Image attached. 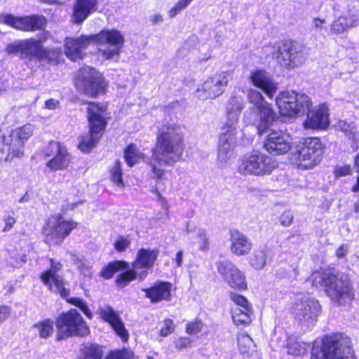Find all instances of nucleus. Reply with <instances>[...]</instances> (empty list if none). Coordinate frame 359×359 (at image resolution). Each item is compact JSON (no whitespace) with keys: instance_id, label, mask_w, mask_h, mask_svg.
Returning a JSON list of instances; mask_svg holds the SVG:
<instances>
[{"instance_id":"f257e3e1","label":"nucleus","mask_w":359,"mask_h":359,"mask_svg":"<svg viewBox=\"0 0 359 359\" xmlns=\"http://www.w3.org/2000/svg\"><path fill=\"white\" fill-rule=\"evenodd\" d=\"M184 151L183 131L180 126H169L157 136L156 147L148 158L151 177L156 182L165 180V170L159 165L172 166L182 158Z\"/></svg>"},{"instance_id":"f03ea898","label":"nucleus","mask_w":359,"mask_h":359,"mask_svg":"<svg viewBox=\"0 0 359 359\" xmlns=\"http://www.w3.org/2000/svg\"><path fill=\"white\" fill-rule=\"evenodd\" d=\"M313 286L325 287L331 301L338 305H346L353 300V293L346 274L330 270L315 271L310 277Z\"/></svg>"},{"instance_id":"7ed1b4c3","label":"nucleus","mask_w":359,"mask_h":359,"mask_svg":"<svg viewBox=\"0 0 359 359\" xmlns=\"http://www.w3.org/2000/svg\"><path fill=\"white\" fill-rule=\"evenodd\" d=\"M6 50L9 54L20 53V58L30 67L38 62L54 61L60 55L58 50L45 48L40 39L34 38L15 41L8 44Z\"/></svg>"},{"instance_id":"20e7f679","label":"nucleus","mask_w":359,"mask_h":359,"mask_svg":"<svg viewBox=\"0 0 359 359\" xmlns=\"http://www.w3.org/2000/svg\"><path fill=\"white\" fill-rule=\"evenodd\" d=\"M311 359H357L351 339L342 333L325 337L321 346L314 345Z\"/></svg>"},{"instance_id":"39448f33","label":"nucleus","mask_w":359,"mask_h":359,"mask_svg":"<svg viewBox=\"0 0 359 359\" xmlns=\"http://www.w3.org/2000/svg\"><path fill=\"white\" fill-rule=\"evenodd\" d=\"M248 98L252 107L245 111L243 120L248 124L255 126L258 133L262 135L271 126L276 114L260 92L250 89L248 90Z\"/></svg>"},{"instance_id":"423d86ee","label":"nucleus","mask_w":359,"mask_h":359,"mask_svg":"<svg viewBox=\"0 0 359 359\" xmlns=\"http://www.w3.org/2000/svg\"><path fill=\"white\" fill-rule=\"evenodd\" d=\"M87 111L90 132L81 137L79 144V148L86 153L90 151L101 137L107 118L106 107L102 104L90 102Z\"/></svg>"},{"instance_id":"0eeeda50","label":"nucleus","mask_w":359,"mask_h":359,"mask_svg":"<svg viewBox=\"0 0 359 359\" xmlns=\"http://www.w3.org/2000/svg\"><path fill=\"white\" fill-rule=\"evenodd\" d=\"M34 126L26 124L0 137V161H11L24 155L25 142L32 135Z\"/></svg>"},{"instance_id":"6e6552de","label":"nucleus","mask_w":359,"mask_h":359,"mask_svg":"<svg viewBox=\"0 0 359 359\" xmlns=\"http://www.w3.org/2000/svg\"><path fill=\"white\" fill-rule=\"evenodd\" d=\"M158 256L156 249L142 248L138 250L136 259L132 264V269L120 274L116 278V283L123 287L132 280H144L147 276V270L152 268Z\"/></svg>"},{"instance_id":"1a4fd4ad","label":"nucleus","mask_w":359,"mask_h":359,"mask_svg":"<svg viewBox=\"0 0 359 359\" xmlns=\"http://www.w3.org/2000/svg\"><path fill=\"white\" fill-rule=\"evenodd\" d=\"M323 145L318 137H309L297 147L292 154V161L298 168L311 169L321 161Z\"/></svg>"},{"instance_id":"9d476101","label":"nucleus","mask_w":359,"mask_h":359,"mask_svg":"<svg viewBox=\"0 0 359 359\" xmlns=\"http://www.w3.org/2000/svg\"><path fill=\"white\" fill-rule=\"evenodd\" d=\"M275 168V163L271 157L254 151L241 158L238 170L243 175L264 176L270 175Z\"/></svg>"},{"instance_id":"9b49d317","label":"nucleus","mask_w":359,"mask_h":359,"mask_svg":"<svg viewBox=\"0 0 359 359\" xmlns=\"http://www.w3.org/2000/svg\"><path fill=\"white\" fill-rule=\"evenodd\" d=\"M58 330L57 340L72 336L84 337L88 334L89 327L76 309L62 313L56 321Z\"/></svg>"},{"instance_id":"f8f14e48","label":"nucleus","mask_w":359,"mask_h":359,"mask_svg":"<svg viewBox=\"0 0 359 359\" xmlns=\"http://www.w3.org/2000/svg\"><path fill=\"white\" fill-rule=\"evenodd\" d=\"M76 226V222L65 219L60 214L51 215L43 229L46 242L53 245L61 244Z\"/></svg>"},{"instance_id":"ddd939ff","label":"nucleus","mask_w":359,"mask_h":359,"mask_svg":"<svg viewBox=\"0 0 359 359\" xmlns=\"http://www.w3.org/2000/svg\"><path fill=\"white\" fill-rule=\"evenodd\" d=\"M232 77L233 72L230 70L217 72L197 88L194 93L195 97L203 101L219 97L224 93Z\"/></svg>"},{"instance_id":"4468645a","label":"nucleus","mask_w":359,"mask_h":359,"mask_svg":"<svg viewBox=\"0 0 359 359\" xmlns=\"http://www.w3.org/2000/svg\"><path fill=\"white\" fill-rule=\"evenodd\" d=\"M93 42L98 45L99 50L107 59H111L119 55L123 46L124 37L116 29L102 30L97 34L91 35Z\"/></svg>"},{"instance_id":"2eb2a0df","label":"nucleus","mask_w":359,"mask_h":359,"mask_svg":"<svg viewBox=\"0 0 359 359\" xmlns=\"http://www.w3.org/2000/svg\"><path fill=\"white\" fill-rule=\"evenodd\" d=\"M76 84L81 91L90 96L103 93L107 86L101 74L89 67L81 69Z\"/></svg>"},{"instance_id":"dca6fc26","label":"nucleus","mask_w":359,"mask_h":359,"mask_svg":"<svg viewBox=\"0 0 359 359\" xmlns=\"http://www.w3.org/2000/svg\"><path fill=\"white\" fill-rule=\"evenodd\" d=\"M43 157L50 158L46 163L50 171L67 169L72 162V157L66 147L59 142L50 141L43 150Z\"/></svg>"},{"instance_id":"f3484780","label":"nucleus","mask_w":359,"mask_h":359,"mask_svg":"<svg viewBox=\"0 0 359 359\" xmlns=\"http://www.w3.org/2000/svg\"><path fill=\"white\" fill-rule=\"evenodd\" d=\"M0 22L20 31L34 32L43 29L46 20L44 17L37 15L17 17L11 14H4L0 16Z\"/></svg>"},{"instance_id":"a211bd4d","label":"nucleus","mask_w":359,"mask_h":359,"mask_svg":"<svg viewBox=\"0 0 359 359\" xmlns=\"http://www.w3.org/2000/svg\"><path fill=\"white\" fill-rule=\"evenodd\" d=\"M276 58L285 67L293 68L304 62V53L297 43L291 40L283 41L277 46Z\"/></svg>"},{"instance_id":"6ab92c4d","label":"nucleus","mask_w":359,"mask_h":359,"mask_svg":"<svg viewBox=\"0 0 359 359\" xmlns=\"http://www.w3.org/2000/svg\"><path fill=\"white\" fill-rule=\"evenodd\" d=\"M321 311L319 302L310 297H304L294 304L293 313L297 320L311 324L316 321Z\"/></svg>"},{"instance_id":"aec40b11","label":"nucleus","mask_w":359,"mask_h":359,"mask_svg":"<svg viewBox=\"0 0 359 359\" xmlns=\"http://www.w3.org/2000/svg\"><path fill=\"white\" fill-rule=\"evenodd\" d=\"M50 268L41 275L43 283L49 290L59 293L61 297H65L69 294V290L65 287L64 280L62 276L58 274L62 269L60 262L50 259Z\"/></svg>"},{"instance_id":"412c9836","label":"nucleus","mask_w":359,"mask_h":359,"mask_svg":"<svg viewBox=\"0 0 359 359\" xmlns=\"http://www.w3.org/2000/svg\"><path fill=\"white\" fill-rule=\"evenodd\" d=\"M217 269L218 273L231 288L237 290L246 288L245 276L233 264L228 261H220L217 263Z\"/></svg>"},{"instance_id":"4be33fe9","label":"nucleus","mask_w":359,"mask_h":359,"mask_svg":"<svg viewBox=\"0 0 359 359\" xmlns=\"http://www.w3.org/2000/svg\"><path fill=\"white\" fill-rule=\"evenodd\" d=\"M291 140L288 133L282 130H273L265 140L264 147L271 154H283L290 149Z\"/></svg>"},{"instance_id":"5701e85b","label":"nucleus","mask_w":359,"mask_h":359,"mask_svg":"<svg viewBox=\"0 0 359 359\" xmlns=\"http://www.w3.org/2000/svg\"><path fill=\"white\" fill-rule=\"evenodd\" d=\"M236 131L227 130L220 138L217 151L218 163L223 166L234 156L233 149L236 145Z\"/></svg>"},{"instance_id":"b1692460","label":"nucleus","mask_w":359,"mask_h":359,"mask_svg":"<svg viewBox=\"0 0 359 359\" xmlns=\"http://www.w3.org/2000/svg\"><path fill=\"white\" fill-rule=\"evenodd\" d=\"M245 102L242 95L233 93L228 99L226 104V126L228 130L233 129L238 123L241 113L245 107Z\"/></svg>"},{"instance_id":"393cba45","label":"nucleus","mask_w":359,"mask_h":359,"mask_svg":"<svg viewBox=\"0 0 359 359\" xmlns=\"http://www.w3.org/2000/svg\"><path fill=\"white\" fill-rule=\"evenodd\" d=\"M307 118L304 122L306 129L324 130L329 126L328 108L323 104L311 111H307Z\"/></svg>"},{"instance_id":"a878e982","label":"nucleus","mask_w":359,"mask_h":359,"mask_svg":"<svg viewBox=\"0 0 359 359\" xmlns=\"http://www.w3.org/2000/svg\"><path fill=\"white\" fill-rule=\"evenodd\" d=\"M93 42L91 35L79 38H67L65 42V53L73 61L83 57V51Z\"/></svg>"},{"instance_id":"bb28decb","label":"nucleus","mask_w":359,"mask_h":359,"mask_svg":"<svg viewBox=\"0 0 359 359\" xmlns=\"http://www.w3.org/2000/svg\"><path fill=\"white\" fill-rule=\"evenodd\" d=\"M99 314L102 319L107 322L116 332V334L121 337L123 342H126L129 337V334L125 328L124 324L117 313L111 307L104 306L99 309Z\"/></svg>"},{"instance_id":"cd10ccee","label":"nucleus","mask_w":359,"mask_h":359,"mask_svg":"<svg viewBox=\"0 0 359 359\" xmlns=\"http://www.w3.org/2000/svg\"><path fill=\"white\" fill-rule=\"evenodd\" d=\"M250 82L263 90L269 97H272L277 90V84L274 83L271 76L264 70L251 72L249 76Z\"/></svg>"},{"instance_id":"c85d7f7f","label":"nucleus","mask_w":359,"mask_h":359,"mask_svg":"<svg viewBox=\"0 0 359 359\" xmlns=\"http://www.w3.org/2000/svg\"><path fill=\"white\" fill-rule=\"evenodd\" d=\"M97 0H76L73 6L72 21L81 24L96 9Z\"/></svg>"},{"instance_id":"c756f323","label":"nucleus","mask_w":359,"mask_h":359,"mask_svg":"<svg viewBox=\"0 0 359 359\" xmlns=\"http://www.w3.org/2000/svg\"><path fill=\"white\" fill-rule=\"evenodd\" d=\"M171 287L172 285L168 282L158 281L150 288L142 289V290L151 303H157L170 299Z\"/></svg>"},{"instance_id":"7c9ffc66","label":"nucleus","mask_w":359,"mask_h":359,"mask_svg":"<svg viewBox=\"0 0 359 359\" xmlns=\"http://www.w3.org/2000/svg\"><path fill=\"white\" fill-rule=\"evenodd\" d=\"M231 251L236 256L248 255L251 248L252 244L250 240L243 233L238 230L231 231Z\"/></svg>"},{"instance_id":"2f4dec72","label":"nucleus","mask_w":359,"mask_h":359,"mask_svg":"<svg viewBox=\"0 0 359 359\" xmlns=\"http://www.w3.org/2000/svg\"><path fill=\"white\" fill-rule=\"evenodd\" d=\"M295 91H283L279 93L276 97V104L279 109L280 113L283 116L294 117V111L291 107V102L296 101Z\"/></svg>"},{"instance_id":"473e14b6","label":"nucleus","mask_w":359,"mask_h":359,"mask_svg":"<svg viewBox=\"0 0 359 359\" xmlns=\"http://www.w3.org/2000/svg\"><path fill=\"white\" fill-rule=\"evenodd\" d=\"M359 22V13L356 15H341L334 20L331 25V32L334 34L344 32L347 29L355 26Z\"/></svg>"},{"instance_id":"72a5a7b5","label":"nucleus","mask_w":359,"mask_h":359,"mask_svg":"<svg viewBox=\"0 0 359 359\" xmlns=\"http://www.w3.org/2000/svg\"><path fill=\"white\" fill-rule=\"evenodd\" d=\"M296 101L291 102V107L294 111V116L303 115L307 112L311 107L310 98L305 94L296 92Z\"/></svg>"},{"instance_id":"f704fd0d","label":"nucleus","mask_w":359,"mask_h":359,"mask_svg":"<svg viewBox=\"0 0 359 359\" xmlns=\"http://www.w3.org/2000/svg\"><path fill=\"white\" fill-rule=\"evenodd\" d=\"M103 351L97 344H85L80 349L77 359H102Z\"/></svg>"},{"instance_id":"c9c22d12","label":"nucleus","mask_w":359,"mask_h":359,"mask_svg":"<svg viewBox=\"0 0 359 359\" xmlns=\"http://www.w3.org/2000/svg\"><path fill=\"white\" fill-rule=\"evenodd\" d=\"M309 345L296 337H289L287 345V353L294 355H302L306 353Z\"/></svg>"},{"instance_id":"e433bc0d","label":"nucleus","mask_w":359,"mask_h":359,"mask_svg":"<svg viewBox=\"0 0 359 359\" xmlns=\"http://www.w3.org/2000/svg\"><path fill=\"white\" fill-rule=\"evenodd\" d=\"M337 128L343 132L348 139L355 142L359 141V131L357 130L354 123H348L345 121H339L337 123Z\"/></svg>"},{"instance_id":"4c0bfd02","label":"nucleus","mask_w":359,"mask_h":359,"mask_svg":"<svg viewBox=\"0 0 359 359\" xmlns=\"http://www.w3.org/2000/svg\"><path fill=\"white\" fill-rule=\"evenodd\" d=\"M251 308L241 309L235 307L232 309V319L236 325H247L251 322Z\"/></svg>"},{"instance_id":"58836bf2","label":"nucleus","mask_w":359,"mask_h":359,"mask_svg":"<svg viewBox=\"0 0 359 359\" xmlns=\"http://www.w3.org/2000/svg\"><path fill=\"white\" fill-rule=\"evenodd\" d=\"M124 157L128 166L133 167L144 158V155L138 150L137 147L131 144L125 149Z\"/></svg>"},{"instance_id":"ea45409f","label":"nucleus","mask_w":359,"mask_h":359,"mask_svg":"<svg viewBox=\"0 0 359 359\" xmlns=\"http://www.w3.org/2000/svg\"><path fill=\"white\" fill-rule=\"evenodd\" d=\"M127 266L128 264L123 261L113 262L102 269L101 272L102 276L109 279L111 278L116 271L126 269Z\"/></svg>"},{"instance_id":"a19ab883","label":"nucleus","mask_w":359,"mask_h":359,"mask_svg":"<svg viewBox=\"0 0 359 359\" xmlns=\"http://www.w3.org/2000/svg\"><path fill=\"white\" fill-rule=\"evenodd\" d=\"M266 251L264 249L255 250L251 256L250 263L256 269H262L266 262Z\"/></svg>"},{"instance_id":"79ce46f5","label":"nucleus","mask_w":359,"mask_h":359,"mask_svg":"<svg viewBox=\"0 0 359 359\" xmlns=\"http://www.w3.org/2000/svg\"><path fill=\"white\" fill-rule=\"evenodd\" d=\"M54 322L50 319H46L34 325V327L39 332L41 338L49 337L53 332Z\"/></svg>"},{"instance_id":"37998d69","label":"nucleus","mask_w":359,"mask_h":359,"mask_svg":"<svg viewBox=\"0 0 359 359\" xmlns=\"http://www.w3.org/2000/svg\"><path fill=\"white\" fill-rule=\"evenodd\" d=\"M122 175L121 164V162L117 160L110 170V178L114 184L121 188L124 187Z\"/></svg>"},{"instance_id":"c03bdc74","label":"nucleus","mask_w":359,"mask_h":359,"mask_svg":"<svg viewBox=\"0 0 359 359\" xmlns=\"http://www.w3.org/2000/svg\"><path fill=\"white\" fill-rule=\"evenodd\" d=\"M69 255L71 257V261L76 266L80 272L85 276H89L90 275V268L83 262L82 257L78 256L72 252L69 253Z\"/></svg>"},{"instance_id":"a18cd8bd","label":"nucleus","mask_w":359,"mask_h":359,"mask_svg":"<svg viewBox=\"0 0 359 359\" xmlns=\"http://www.w3.org/2000/svg\"><path fill=\"white\" fill-rule=\"evenodd\" d=\"M253 341L251 337L247 334H241L238 337V344L240 351L242 353H248Z\"/></svg>"},{"instance_id":"49530a36","label":"nucleus","mask_w":359,"mask_h":359,"mask_svg":"<svg viewBox=\"0 0 359 359\" xmlns=\"http://www.w3.org/2000/svg\"><path fill=\"white\" fill-rule=\"evenodd\" d=\"M67 302L79 307L88 318L91 319L93 318V313L83 299L79 297H71L67 299Z\"/></svg>"},{"instance_id":"de8ad7c7","label":"nucleus","mask_w":359,"mask_h":359,"mask_svg":"<svg viewBox=\"0 0 359 359\" xmlns=\"http://www.w3.org/2000/svg\"><path fill=\"white\" fill-rule=\"evenodd\" d=\"M134 353L131 350L122 349L111 352L104 359H133Z\"/></svg>"},{"instance_id":"09e8293b","label":"nucleus","mask_w":359,"mask_h":359,"mask_svg":"<svg viewBox=\"0 0 359 359\" xmlns=\"http://www.w3.org/2000/svg\"><path fill=\"white\" fill-rule=\"evenodd\" d=\"M131 245V240L128 236H119L114 242V249L118 252H122L126 251Z\"/></svg>"},{"instance_id":"8fccbe9b","label":"nucleus","mask_w":359,"mask_h":359,"mask_svg":"<svg viewBox=\"0 0 359 359\" xmlns=\"http://www.w3.org/2000/svg\"><path fill=\"white\" fill-rule=\"evenodd\" d=\"M196 238L198 239L199 249L201 250L206 251L209 249V238L205 229H198Z\"/></svg>"},{"instance_id":"3c124183","label":"nucleus","mask_w":359,"mask_h":359,"mask_svg":"<svg viewBox=\"0 0 359 359\" xmlns=\"http://www.w3.org/2000/svg\"><path fill=\"white\" fill-rule=\"evenodd\" d=\"M230 296L231 300L236 304V307H239L241 309L251 308L249 305L248 301L245 297L233 292L231 293Z\"/></svg>"},{"instance_id":"603ef678","label":"nucleus","mask_w":359,"mask_h":359,"mask_svg":"<svg viewBox=\"0 0 359 359\" xmlns=\"http://www.w3.org/2000/svg\"><path fill=\"white\" fill-rule=\"evenodd\" d=\"M175 325L171 319H165L163 322V325L160 330V335L161 337H167L174 332Z\"/></svg>"},{"instance_id":"864d4df0","label":"nucleus","mask_w":359,"mask_h":359,"mask_svg":"<svg viewBox=\"0 0 359 359\" xmlns=\"http://www.w3.org/2000/svg\"><path fill=\"white\" fill-rule=\"evenodd\" d=\"M193 0H180L177 4L170 9V16L175 17L179 12L187 8Z\"/></svg>"},{"instance_id":"5fc2aeb1","label":"nucleus","mask_w":359,"mask_h":359,"mask_svg":"<svg viewBox=\"0 0 359 359\" xmlns=\"http://www.w3.org/2000/svg\"><path fill=\"white\" fill-rule=\"evenodd\" d=\"M203 325L201 320L190 322L187 325L186 331L189 334H196L201 331Z\"/></svg>"},{"instance_id":"6e6d98bb","label":"nucleus","mask_w":359,"mask_h":359,"mask_svg":"<svg viewBox=\"0 0 359 359\" xmlns=\"http://www.w3.org/2000/svg\"><path fill=\"white\" fill-rule=\"evenodd\" d=\"M293 221V215L291 211H285L280 217V222L283 226H288Z\"/></svg>"},{"instance_id":"4d7b16f0","label":"nucleus","mask_w":359,"mask_h":359,"mask_svg":"<svg viewBox=\"0 0 359 359\" xmlns=\"http://www.w3.org/2000/svg\"><path fill=\"white\" fill-rule=\"evenodd\" d=\"M191 340L189 337H181L175 341V347L179 350L190 346Z\"/></svg>"},{"instance_id":"13d9d810","label":"nucleus","mask_w":359,"mask_h":359,"mask_svg":"<svg viewBox=\"0 0 359 359\" xmlns=\"http://www.w3.org/2000/svg\"><path fill=\"white\" fill-rule=\"evenodd\" d=\"M11 308L8 306H0V323L4 322L10 316Z\"/></svg>"},{"instance_id":"bf43d9fd","label":"nucleus","mask_w":359,"mask_h":359,"mask_svg":"<svg viewBox=\"0 0 359 359\" xmlns=\"http://www.w3.org/2000/svg\"><path fill=\"white\" fill-rule=\"evenodd\" d=\"M334 172L337 177L346 176L351 173V168L349 165L338 167L336 168Z\"/></svg>"},{"instance_id":"052dcab7","label":"nucleus","mask_w":359,"mask_h":359,"mask_svg":"<svg viewBox=\"0 0 359 359\" xmlns=\"http://www.w3.org/2000/svg\"><path fill=\"white\" fill-rule=\"evenodd\" d=\"M60 102L57 100L50 98L46 101L45 108L50 110L56 109L59 107Z\"/></svg>"},{"instance_id":"680f3d73","label":"nucleus","mask_w":359,"mask_h":359,"mask_svg":"<svg viewBox=\"0 0 359 359\" xmlns=\"http://www.w3.org/2000/svg\"><path fill=\"white\" fill-rule=\"evenodd\" d=\"M354 168L356 170V172L359 175V154L355 158ZM352 191L353 192L359 191V175L357 177L356 184L352 188Z\"/></svg>"},{"instance_id":"e2e57ef3","label":"nucleus","mask_w":359,"mask_h":359,"mask_svg":"<svg viewBox=\"0 0 359 359\" xmlns=\"http://www.w3.org/2000/svg\"><path fill=\"white\" fill-rule=\"evenodd\" d=\"M4 222L5 223V226L3 229L4 231H9L14 224L15 223V219L11 216H6L4 219Z\"/></svg>"},{"instance_id":"0e129e2a","label":"nucleus","mask_w":359,"mask_h":359,"mask_svg":"<svg viewBox=\"0 0 359 359\" xmlns=\"http://www.w3.org/2000/svg\"><path fill=\"white\" fill-rule=\"evenodd\" d=\"M325 23V20L324 19L314 18L312 21V26L317 31H321Z\"/></svg>"},{"instance_id":"69168bd1","label":"nucleus","mask_w":359,"mask_h":359,"mask_svg":"<svg viewBox=\"0 0 359 359\" xmlns=\"http://www.w3.org/2000/svg\"><path fill=\"white\" fill-rule=\"evenodd\" d=\"M347 252H348V245H341L337 249V250L336 252V255H337V257L342 258L346 255Z\"/></svg>"},{"instance_id":"338daca9","label":"nucleus","mask_w":359,"mask_h":359,"mask_svg":"<svg viewBox=\"0 0 359 359\" xmlns=\"http://www.w3.org/2000/svg\"><path fill=\"white\" fill-rule=\"evenodd\" d=\"M174 261L175 262L177 267L182 266L183 263V252L182 250L177 252Z\"/></svg>"},{"instance_id":"774afa93","label":"nucleus","mask_w":359,"mask_h":359,"mask_svg":"<svg viewBox=\"0 0 359 359\" xmlns=\"http://www.w3.org/2000/svg\"><path fill=\"white\" fill-rule=\"evenodd\" d=\"M196 226L191 224L190 222H188L186 225V231L187 233H190L193 232L195 229Z\"/></svg>"}]
</instances>
